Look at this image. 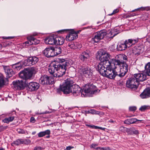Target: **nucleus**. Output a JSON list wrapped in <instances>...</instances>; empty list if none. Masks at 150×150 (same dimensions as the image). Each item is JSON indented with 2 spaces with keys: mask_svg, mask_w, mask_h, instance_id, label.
I'll list each match as a JSON object with an SVG mask.
<instances>
[{
  "mask_svg": "<svg viewBox=\"0 0 150 150\" xmlns=\"http://www.w3.org/2000/svg\"><path fill=\"white\" fill-rule=\"evenodd\" d=\"M55 62L56 63L48 69L49 71L54 77H62L65 74L69 63L65 59L59 58H57Z\"/></svg>",
  "mask_w": 150,
  "mask_h": 150,
  "instance_id": "nucleus-1",
  "label": "nucleus"
},
{
  "mask_svg": "<svg viewBox=\"0 0 150 150\" xmlns=\"http://www.w3.org/2000/svg\"><path fill=\"white\" fill-rule=\"evenodd\" d=\"M112 64L115 66V68L117 70V68H120V71H118L119 73L118 76L122 77L125 75L128 69V66L126 63L120 60L115 59H112Z\"/></svg>",
  "mask_w": 150,
  "mask_h": 150,
  "instance_id": "nucleus-2",
  "label": "nucleus"
},
{
  "mask_svg": "<svg viewBox=\"0 0 150 150\" xmlns=\"http://www.w3.org/2000/svg\"><path fill=\"white\" fill-rule=\"evenodd\" d=\"M36 73V71L34 68L25 69L20 72L19 76L20 78L26 81L31 79Z\"/></svg>",
  "mask_w": 150,
  "mask_h": 150,
  "instance_id": "nucleus-3",
  "label": "nucleus"
},
{
  "mask_svg": "<svg viewBox=\"0 0 150 150\" xmlns=\"http://www.w3.org/2000/svg\"><path fill=\"white\" fill-rule=\"evenodd\" d=\"M73 83L72 80L67 79L65 81V83L61 86L60 89L64 94H68L72 91L71 86Z\"/></svg>",
  "mask_w": 150,
  "mask_h": 150,
  "instance_id": "nucleus-4",
  "label": "nucleus"
},
{
  "mask_svg": "<svg viewBox=\"0 0 150 150\" xmlns=\"http://www.w3.org/2000/svg\"><path fill=\"white\" fill-rule=\"evenodd\" d=\"M97 91V88L95 85L93 84H86L83 88V90L81 92L82 94L84 96V93H85V95H89L91 96L94 93Z\"/></svg>",
  "mask_w": 150,
  "mask_h": 150,
  "instance_id": "nucleus-5",
  "label": "nucleus"
},
{
  "mask_svg": "<svg viewBox=\"0 0 150 150\" xmlns=\"http://www.w3.org/2000/svg\"><path fill=\"white\" fill-rule=\"evenodd\" d=\"M98 57H99L100 62L107 65H112V62L110 63L109 61L110 57V55L109 54L105 51L99 52H98Z\"/></svg>",
  "mask_w": 150,
  "mask_h": 150,
  "instance_id": "nucleus-6",
  "label": "nucleus"
},
{
  "mask_svg": "<svg viewBox=\"0 0 150 150\" xmlns=\"http://www.w3.org/2000/svg\"><path fill=\"white\" fill-rule=\"evenodd\" d=\"M106 71V75L104 76L110 79H114L116 76H118L119 73L116 69L115 68V66L113 64L111 65L109 69H108Z\"/></svg>",
  "mask_w": 150,
  "mask_h": 150,
  "instance_id": "nucleus-7",
  "label": "nucleus"
},
{
  "mask_svg": "<svg viewBox=\"0 0 150 150\" xmlns=\"http://www.w3.org/2000/svg\"><path fill=\"white\" fill-rule=\"evenodd\" d=\"M139 85V82L137 81L134 77L129 78L127 80L126 86L133 90L137 89Z\"/></svg>",
  "mask_w": 150,
  "mask_h": 150,
  "instance_id": "nucleus-8",
  "label": "nucleus"
},
{
  "mask_svg": "<svg viewBox=\"0 0 150 150\" xmlns=\"http://www.w3.org/2000/svg\"><path fill=\"white\" fill-rule=\"evenodd\" d=\"M111 65H107L102 62H100L98 67V71L100 74L103 76L106 75V71Z\"/></svg>",
  "mask_w": 150,
  "mask_h": 150,
  "instance_id": "nucleus-9",
  "label": "nucleus"
},
{
  "mask_svg": "<svg viewBox=\"0 0 150 150\" xmlns=\"http://www.w3.org/2000/svg\"><path fill=\"white\" fill-rule=\"evenodd\" d=\"M54 79L52 76L45 75L42 76L39 80L40 83L42 85L50 84L54 83Z\"/></svg>",
  "mask_w": 150,
  "mask_h": 150,
  "instance_id": "nucleus-10",
  "label": "nucleus"
},
{
  "mask_svg": "<svg viewBox=\"0 0 150 150\" xmlns=\"http://www.w3.org/2000/svg\"><path fill=\"white\" fill-rule=\"evenodd\" d=\"M38 58L35 57H30L23 62L24 66H31L37 63Z\"/></svg>",
  "mask_w": 150,
  "mask_h": 150,
  "instance_id": "nucleus-11",
  "label": "nucleus"
},
{
  "mask_svg": "<svg viewBox=\"0 0 150 150\" xmlns=\"http://www.w3.org/2000/svg\"><path fill=\"white\" fill-rule=\"evenodd\" d=\"M13 85L15 89L18 90H23L25 86L24 82L22 80H17L13 81Z\"/></svg>",
  "mask_w": 150,
  "mask_h": 150,
  "instance_id": "nucleus-12",
  "label": "nucleus"
},
{
  "mask_svg": "<svg viewBox=\"0 0 150 150\" xmlns=\"http://www.w3.org/2000/svg\"><path fill=\"white\" fill-rule=\"evenodd\" d=\"M81 72L86 77L90 78L92 76L93 72L90 67L85 66L82 68Z\"/></svg>",
  "mask_w": 150,
  "mask_h": 150,
  "instance_id": "nucleus-13",
  "label": "nucleus"
},
{
  "mask_svg": "<svg viewBox=\"0 0 150 150\" xmlns=\"http://www.w3.org/2000/svg\"><path fill=\"white\" fill-rule=\"evenodd\" d=\"M133 77L139 83V81H144L147 79V75L144 72L135 74L134 75Z\"/></svg>",
  "mask_w": 150,
  "mask_h": 150,
  "instance_id": "nucleus-14",
  "label": "nucleus"
},
{
  "mask_svg": "<svg viewBox=\"0 0 150 150\" xmlns=\"http://www.w3.org/2000/svg\"><path fill=\"white\" fill-rule=\"evenodd\" d=\"M106 35V33L103 31H100L97 33L95 35L93 40L95 42H97L100 40L103 39Z\"/></svg>",
  "mask_w": 150,
  "mask_h": 150,
  "instance_id": "nucleus-15",
  "label": "nucleus"
},
{
  "mask_svg": "<svg viewBox=\"0 0 150 150\" xmlns=\"http://www.w3.org/2000/svg\"><path fill=\"white\" fill-rule=\"evenodd\" d=\"M89 53V51L87 50L82 52L79 55L80 60L85 62L88 61L90 57Z\"/></svg>",
  "mask_w": 150,
  "mask_h": 150,
  "instance_id": "nucleus-16",
  "label": "nucleus"
},
{
  "mask_svg": "<svg viewBox=\"0 0 150 150\" xmlns=\"http://www.w3.org/2000/svg\"><path fill=\"white\" fill-rule=\"evenodd\" d=\"M78 36V34L75 31L72 30L66 36V40L70 41L76 39Z\"/></svg>",
  "mask_w": 150,
  "mask_h": 150,
  "instance_id": "nucleus-17",
  "label": "nucleus"
},
{
  "mask_svg": "<svg viewBox=\"0 0 150 150\" xmlns=\"http://www.w3.org/2000/svg\"><path fill=\"white\" fill-rule=\"evenodd\" d=\"M81 89L80 87L77 85L73 84L71 86V93H72L73 95L76 96L80 94L81 93Z\"/></svg>",
  "mask_w": 150,
  "mask_h": 150,
  "instance_id": "nucleus-18",
  "label": "nucleus"
},
{
  "mask_svg": "<svg viewBox=\"0 0 150 150\" xmlns=\"http://www.w3.org/2000/svg\"><path fill=\"white\" fill-rule=\"evenodd\" d=\"M31 142L30 141L29 139L24 140L22 139H19L14 141L13 143H12L11 145L12 146L14 145H18L21 144H28Z\"/></svg>",
  "mask_w": 150,
  "mask_h": 150,
  "instance_id": "nucleus-19",
  "label": "nucleus"
},
{
  "mask_svg": "<svg viewBox=\"0 0 150 150\" xmlns=\"http://www.w3.org/2000/svg\"><path fill=\"white\" fill-rule=\"evenodd\" d=\"M53 47L46 48L44 50L43 53L44 55L47 57H49L55 56L54 53Z\"/></svg>",
  "mask_w": 150,
  "mask_h": 150,
  "instance_id": "nucleus-20",
  "label": "nucleus"
},
{
  "mask_svg": "<svg viewBox=\"0 0 150 150\" xmlns=\"http://www.w3.org/2000/svg\"><path fill=\"white\" fill-rule=\"evenodd\" d=\"M28 40L25 42L26 45H31L33 44H37L40 42L39 40H37L33 36L28 37Z\"/></svg>",
  "mask_w": 150,
  "mask_h": 150,
  "instance_id": "nucleus-21",
  "label": "nucleus"
},
{
  "mask_svg": "<svg viewBox=\"0 0 150 150\" xmlns=\"http://www.w3.org/2000/svg\"><path fill=\"white\" fill-rule=\"evenodd\" d=\"M28 88L31 91L37 90L39 87V84L35 82H32L29 83L28 85Z\"/></svg>",
  "mask_w": 150,
  "mask_h": 150,
  "instance_id": "nucleus-22",
  "label": "nucleus"
},
{
  "mask_svg": "<svg viewBox=\"0 0 150 150\" xmlns=\"http://www.w3.org/2000/svg\"><path fill=\"white\" fill-rule=\"evenodd\" d=\"M140 96L142 98H145L150 97V87L145 89Z\"/></svg>",
  "mask_w": 150,
  "mask_h": 150,
  "instance_id": "nucleus-23",
  "label": "nucleus"
},
{
  "mask_svg": "<svg viewBox=\"0 0 150 150\" xmlns=\"http://www.w3.org/2000/svg\"><path fill=\"white\" fill-rule=\"evenodd\" d=\"M139 39L136 38L135 39H130L126 40L125 41L128 47H130L132 45H134L138 42Z\"/></svg>",
  "mask_w": 150,
  "mask_h": 150,
  "instance_id": "nucleus-24",
  "label": "nucleus"
},
{
  "mask_svg": "<svg viewBox=\"0 0 150 150\" xmlns=\"http://www.w3.org/2000/svg\"><path fill=\"white\" fill-rule=\"evenodd\" d=\"M55 45H62L64 42V39L63 37L55 36Z\"/></svg>",
  "mask_w": 150,
  "mask_h": 150,
  "instance_id": "nucleus-25",
  "label": "nucleus"
},
{
  "mask_svg": "<svg viewBox=\"0 0 150 150\" xmlns=\"http://www.w3.org/2000/svg\"><path fill=\"white\" fill-rule=\"evenodd\" d=\"M55 36H51L45 40L46 43L51 45H55Z\"/></svg>",
  "mask_w": 150,
  "mask_h": 150,
  "instance_id": "nucleus-26",
  "label": "nucleus"
},
{
  "mask_svg": "<svg viewBox=\"0 0 150 150\" xmlns=\"http://www.w3.org/2000/svg\"><path fill=\"white\" fill-rule=\"evenodd\" d=\"M127 47H128L127 44L125 43V42L123 43H120L118 45H117V50L118 51H122L125 50Z\"/></svg>",
  "mask_w": 150,
  "mask_h": 150,
  "instance_id": "nucleus-27",
  "label": "nucleus"
},
{
  "mask_svg": "<svg viewBox=\"0 0 150 150\" xmlns=\"http://www.w3.org/2000/svg\"><path fill=\"white\" fill-rule=\"evenodd\" d=\"M139 120H138L136 118H132L130 119H128L125 120L124 121V123L125 124L127 125H130L132 124H134L138 121H140Z\"/></svg>",
  "mask_w": 150,
  "mask_h": 150,
  "instance_id": "nucleus-28",
  "label": "nucleus"
},
{
  "mask_svg": "<svg viewBox=\"0 0 150 150\" xmlns=\"http://www.w3.org/2000/svg\"><path fill=\"white\" fill-rule=\"evenodd\" d=\"M5 74L6 75V80L8 82V79L9 78V67L8 66H3Z\"/></svg>",
  "mask_w": 150,
  "mask_h": 150,
  "instance_id": "nucleus-29",
  "label": "nucleus"
},
{
  "mask_svg": "<svg viewBox=\"0 0 150 150\" xmlns=\"http://www.w3.org/2000/svg\"><path fill=\"white\" fill-rule=\"evenodd\" d=\"M53 49L54 53L55 54V56L61 54L62 52V48L59 46H57L55 47H53Z\"/></svg>",
  "mask_w": 150,
  "mask_h": 150,
  "instance_id": "nucleus-30",
  "label": "nucleus"
},
{
  "mask_svg": "<svg viewBox=\"0 0 150 150\" xmlns=\"http://www.w3.org/2000/svg\"><path fill=\"white\" fill-rule=\"evenodd\" d=\"M120 33V31L117 29H114L111 31L109 32V35H111V36H110V38H113L114 36Z\"/></svg>",
  "mask_w": 150,
  "mask_h": 150,
  "instance_id": "nucleus-31",
  "label": "nucleus"
},
{
  "mask_svg": "<svg viewBox=\"0 0 150 150\" xmlns=\"http://www.w3.org/2000/svg\"><path fill=\"white\" fill-rule=\"evenodd\" d=\"M146 70V74L147 76H150V63L149 62L147 63L145 67Z\"/></svg>",
  "mask_w": 150,
  "mask_h": 150,
  "instance_id": "nucleus-32",
  "label": "nucleus"
},
{
  "mask_svg": "<svg viewBox=\"0 0 150 150\" xmlns=\"http://www.w3.org/2000/svg\"><path fill=\"white\" fill-rule=\"evenodd\" d=\"M143 51L140 50V47H138L137 48H134L133 50V52L135 55H138L142 53Z\"/></svg>",
  "mask_w": 150,
  "mask_h": 150,
  "instance_id": "nucleus-33",
  "label": "nucleus"
},
{
  "mask_svg": "<svg viewBox=\"0 0 150 150\" xmlns=\"http://www.w3.org/2000/svg\"><path fill=\"white\" fill-rule=\"evenodd\" d=\"M150 109V106L147 105H144L142 106L139 109V110L142 112H144Z\"/></svg>",
  "mask_w": 150,
  "mask_h": 150,
  "instance_id": "nucleus-34",
  "label": "nucleus"
},
{
  "mask_svg": "<svg viewBox=\"0 0 150 150\" xmlns=\"http://www.w3.org/2000/svg\"><path fill=\"white\" fill-rule=\"evenodd\" d=\"M5 80L2 74L0 73V88L4 85Z\"/></svg>",
  "mask_w": 150,
  "mask_h": 150,
  "instance_id": "nucleus-35",
  "label": "nucleus"
},
{
  "mask_svg": "<svg viewBox=\"0 0 150 150\" xmlns=\"http://www.w3.org/2000/svg\"><path fill=\"white\" fill-rule=\"evenodd\" d=\"M139 9L142 11H144V10H146L147 11H149L150 8L149 7H141L140 8H137V9H135L134 10H133L132 11V12H134L136 11L139 10Z\"/></svg>",
  "mask_w": 150,
  "mask_h": 150,
  "instance_id": "nucleus-36",
  "label": "nucleus"
},
{
  "mask_svg": "<svg viewBox=\"0 0 150 150\" xmlns=\"http://www.w3.org/2000/svg\"><path fill=\"white\" fill-rule=\"evenodd\" d=\"M109 50L112 51H114L116 50H117V45L113 44L109 47Z\"/></svg>",
  "mask_w": 150,
  "mask_h": 150,
  "instance_id": "nucleus-37",
  "label": "nucleus"
},
{
  "mask_svg": "<svg viewBox=\"0 0 150 150\" xmlns=\"http://www.w3.org/2000/svg\"><path fill=\"white\" fill-rule=\"evenodd\" d=\"M22 67L21 64L20 66L18 65V64H15L12 65V67L14 69H16L17 70H20Z\"/></svg>",
  "mask_w": 150,
  "mask_h": 150,
  "instance_id": "nucleus-38",
  "label": "nucleus"
},
{
  "mask_svg": "<svg viewBox=\"0 0 150 150\" xmlns=\"http://www.w3.org/2000/svg\"><path fill=\"white\" fill-rule=\"evenodd\" d=\"M16 131L19 134H24L25 133V131L24 130L21 129H17Z\"/></svg>",
  "mask_w": 150,
  "mask_h": 150,
  "instance_id": "nucleus-39",
  "label": "nucleus"
},
{
  "mask_svg": "<svg viewBox=\"0 0 150 150\" xmlns=\"http://www.w3.org/2000/svg\"><path fill=\"white\" fill-rule=\"evenodd\" d=\"M68 46L71 49H75L76 47L73 43L72 42H70Z\"/></svg>",
  "mask_w": 150,
  "mask_h": 150,
  "instance_id": "nucleus-40",
  "label": "nucleus"
},
{
  "mask_svg": "<svg viewBox=\"0 0 150 150\" xmlns=\"http://www.w3.org/2000/svg\"><path fill=\"white\" fill-rule=\"evenodd\" d=\"M45 136V135H49L50 134V131L49 129L45 131H43Z\"/></svg>",
  "mask_w": 150,
  "mask_h": 150,
  "instance_id": "nucleus-41",
  "label": "nucleus"
},
{
  "mask_svg": "<svg viewBox=\"0 0 150 150\" xmlns=\"http://www.w3.org/2000/svg\"><path fill=\"white\" fill-rule=\"evenodd\" d=\"M38 136L39 137H41L45 136L43 132H41L38 134Z\"/></svg>",
  "mask_w": 150,
  "mask_h": 150,
  "instance_id": "nucleus-42",
  "label": "nucleus"
},
{
  "mask_svg": "<svg viewBox=\"0 0 150 150\" xmlns=\"http://www.w3.org/2000/svg\"><path fill=\"white\" fill-rule=\"evenodd\" d=\"M129 109L131 111H135L137 109V108L134 106L130 107Z\"/></svg>",
  "mask_w": 150,
  "mask_h": 150,
  "instance_id": "nucleus-43",
  "label": "nucleus"
},
{
  "mask_svg": "<svg viewBox=\"0 0 150 150\" xmlns=\"http://www.w3.org/2000/svg\"><path fill=\"white\" fill-rule=\"evenodd\" d=\"M3 121L4 123H8L9 122V119L8 118H6L3 120Z\"/></svg>",
  "mask_w": 150,
  "mask_h": 150,
  "instance_id": "nucleus-44",
  "label": "nucleus"
},
{
  "mask_svg": "<svg viewBox=\"0 0 150 150\" xmlns=\"http://www.w3.org/2000/svg\"><path fill=\"white\" fill-rule=\"evenodd\" d=\"M98 144H92L90 146V147L91 148H94L96 149L95 147L97 146Z\"/></svg>",
  "mask_w": 150,
  "mask_h": 150,
  "instance_id": "nucleus-45",
  "label": "nucleus"
},
{
  "mask_svg": "<svg viewBox=\"0 0 150 150\" xmlns=\"http://www.w3.org/2000/svg\"><path fill=\"white\" fill-rule=\"evenodd\" d=\"M119 11L118 9H115V10H114L113 12L111 13V14H110V15H112L113 14H115L116 13H117Z\"/></svg>",
  "mask_w": 150,
  "mask_h": 150,
  "instance_id": "nucleus-46",
  "label": "nucleus"
},
{
  "mask_svg": "<svg viewBox=\"0 0 150 150\" xmlns=\"http://www.w3.org/2000/svg\"><path fill=\"white\" fill-rule=\"evenodd\" d=\"M35 118L33 117H31L30 119V122L32 123H34L35 122Z\"/></svg>",
  "mask_w": 150,
  "mask_h": 150,
  "instance_id": "nucleus-47",
  "label": "nucleus"
},
{
  "mask_svg": "<svg viewBox=\"0 0 150 150\" xmlns=\"http://www.w3.org/2000/svg\"><path fill=\"white\" fill-rule=\"evenodd\" d=\"M42 148L40 147H35L34 150H42Z\"/></svg>",
  "mask_w": 150,
  "mask_h": 150,
  "instance_id": "nucleus-48",
  "label": "nucleus"
},
{
  "mask_svg": "<svg viewBox=\"0 0 150 150\" xmlns=\"http://www.w3.org/2000/svg\"><path fill=\"white\" fill-rule=\"evenodd\" d=\"M90 113L93 114H97L96 112L94 110H91L90 111Z\"/></svg>",
  "mask_w": 150,
  "mask_h": 150,
  "instance_id": "nucleus-49",
  "label": "nucleus"
},
{
  "mask_svg": "<svg viewBox=\"0 0 150 150\" xmlns=\"http://www.w3.org/2000/svg\"><path fill=\"white\" fill-rule=\"evenodd\" d=\"M73 148L74 147L72 146H68L67 147L66 149L64 150H70L71 149Z\"/></svg>",
  "mask_w": 150,
  "mask_h": 150,
  "instance_id": "nucleus-50",
  "label": "nucleus"
},
{
  "mask_svg": "<svg viewBox=\"0 0 150 150\" xmlns=\"http://www.w3.org/2000/svg\"><path fill=\"white\" fill-rule=\"evenodd\" d=\"M96 149L99 150H105V147H97L96 148Z\"/></svg>",
  "mask_w": 150,
  "mask_h": 150,
  "instance_id": "nucleus-51",
  "label": "nucleus"
},
{
  "mask_svg": "<svg viewBox=\"0 0 150 150\" xmlns=\"http://www.w3.org/2000/svg\"><path fill=\"white\" fill-rule=\"evenodd\" d=\"M122 58L123 60H126L127 59V57L125 55H122Z\"/></svg>",
  "mask_w": 150,
  "mask_h": 150,
  "instance_id": "nucleus-52",
  "label": "nucleus"
},
{
  "mask_svg": "<svg viewBox=\"0 0 150 150\" xmlns=\"http://www.w3.org/2000/svg\"><path fill=\"white\" fill-rule=\"evenodd\" d=\"M133 133L136 134H139V132L138 130H135L134 131H133Z\"/></svg>",
  "mask_w": 150,
  "mask_h": 150,
  "instance_id": "nucleus-53",
  "label": "nucleus"
},
{
  "mask_svg": "<svg viewBox=\"0 0 150 150\" xmlns=\"http://www.w3.org/2000/svg\"><path fill=\"white\" fill-rule=\"evenodd\" d=\"M109 33H108L107 34H106V35H107V37L108 38V39L109 38H110V36H111V35H110V34L109 35Z\"/></svg>",
  "mask_w": 150,
  "mask_h": 150,
  "instance_id": "nucleus-54",
  "label": "nucleus"
},
{
  "mask_svg": "<svg viewBox=\"0 0 150 150\" xmlns=\"http://www.w3.org/2000/svg\"><path fill=\"white\" fill-rule=\"evenodd\" d=\"M108 122L111 123H114L115 122V121H113L111 119L110 120L108 121Z\"/></svg>",
  "mask_w": 150,
  "mask_h": 150,
  "instance_id": "nucleus-55",
  "label": "nucleus"
},
{
  "mask_svg": "<svg viewBox=\"0 0 150 150\" xmlns=\"http://www.w3.org/2000/svg\"><path fill=\"white\" fill-rule=\"evenodd\" d=\"M68 30L67 29H64V30H60V31L61 32V33H64V32H66Z\"/></svg>",
  "mask_w": 150,
  "mask_h": 150,
  "instance_id": "nucleus-56",
  "label": "nucleus"
},
{
  "mask_svg": "<svg viewBox=\"0 0 150 150\" xmlns=\"http://www.w3.org/2000/svg\"><path fill=\"white\" fill-rule=\"evenodd\" d=\"M99 127H98L97 126H96L95 125H93L92 128H94V129H99Z\"/></svg>",
  "mask_w": 150,
  "mask_h": 150,
  "instance_id": "nucleus-57",
  "label": "nucleus"
},
{
  "mask_svg": "<svg viewBox=\"0 0 150 150\" xmlns=\"http://www.w3.org/2000/svg\"><path fill=\"white\" fill-rule=\"evenodd\" d=\"M47 113H48V112H47L46 111L45 112H43L40 113H38V114L39 115L44 114Z\"/></svg>",
  "mask_w": 150,
  "mask_h": 150,
  "instance_id": "nucleus-58",
  "label": "nucleus"
},
{
  "mask_svg": "<svg viewBox=\"0 0 150 150\" xmlns=\"http://www.w3.org/2000/svg\"><path fill=\"white\" fill-rule=\"evenodd\" d=\"M105 150H112L109 147H105Z\"/></svg>",
  "mask_w": 150,
  "mask_h": 150,
  "instance_id": "nucleus-59",
  "label": "nucleus"
},
{
  "mask_svg": "<svg viewBox=\"0 0 150 150\" xmlns=\"http://www.w3.org/2000/svg\"><path fill=\"white\" fill-rule=\"evenodd\" d=\"M14 119V117H10V122L12 121Z\"/></svg>",
  "mask_w": 150,
  "mask_h": 150,
  "instance_id": "nucleus-60",
  "label": "nucleus"
},
{
  "mask_svg": "<svg viewBox=\"0 0 150 150\" xmlns=\"http://www.w3.org/2000/svg\"><path fill=\"white\" fill-rule=\"evenodd\" d=\"M3 38L4 39H9V37H3Z\"/></svg>",
  "mask_w": 150,
  "mask_h": 150,
  "instance_id": "nucleus-61",
  "label": "nucleus"
},
{
  "mask_svg": "<svg viewBox=\"0 0 150 150\" xmlns=\"http://www.w3.org/2000/svg\"><path fill=\"white\" fill-rule=\"evenodd\" d=\"M99 129H100L103 130H104V129H105L104 128H102V127H99Z\"/></svg>",
  "mask_w": 150,
  "mask_h": 150,
  "instance_id": "nucleus-62",
  "label": "nucleus"
},
{
  "mask_svg": "<svg viewBox=\"0 0 150 150\" xmlns=\"http://www.w3.org/2000/svg\"><path fill=\"white\" fill-rule=\"evenodd\" d=\"M87 125V126H88V127H91V128H92V126H93V125Z\"/></svg>",
  "mask_w": 150,
  "mask_h": 150,
  "instance_id": "nucleus-63",
  "label": "nucleus"
},
{
  "mask_svg": "<svg viewBox=\"0 0 150 150\" xmlns=\"http://www.w3.org/2000/svg\"><path fill=\"white\" fill-rule=\"evenodd\" d=\"M36 133V132L35 131H34V132H32V134L33 135H34Z\"/></svg>",
  "mask_w": 150,
  "mask_h": 150,
  "instance_id": "nucleus-64",
  "label": "nucleus"
}]
</instances>
